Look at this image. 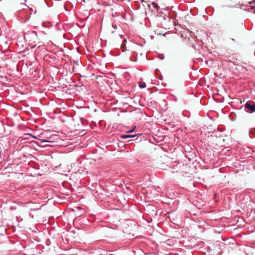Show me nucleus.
I'll return each instance as SVG.
<instances>
[{"instance_id":"nucleus-1","label":"nucleus","mask_w":255,"mask_h":255,"mask_svg":"<svg viewBox=\"0 0 255 255\" xmlns=\"http://www.w3.org/2000/svg\"><path fill=\"white\" fill-rule=\"evenodd\" d=\"M245 110L250 113L255 112V103L253 101H248L245 105Z\"/></svg>"},{"instance_id":"nucleus-2","label":"nucleus","mask_w":255,"mask_h":255,"mask_svg":"<svg viewBox=\"0 0 255 255\" xmlns=\"http://www.w3.org/2000/svg\"><path fill=\"white\" fill-rule=\"evenodd\" d=\"M135 136H136L135 135L124 134V135H121L120 137L122 138L125 139V138H128L134 137Z\"/></svg>"},{"instance_id":"nucleus-3","label":"nucleus","mask_w":255,"mask_h":255,"mask_svg":"<svg viewBox=\"0 0 255 255\" xmlns=\"http://www.w3.org/2000/svg\"><path fill=\"white\" fill-rule=\"evenodd\" d=\"M139 86L140 88H144L146 87V84L145 83H140L139 84Z\"/></svg>"},{"instance_id":"nucleus-4","label":"nucleus","mask_w":255,"mask_h":255,"mask_svg":"<svg viewBox=\"0 0 255 255\" xmlns=\"http://www.w3.org/2000/svg\"><path fill=\"white\" fill-rule=\"evenodd\" d=\"M152 5H153V6L155 8H158V6L157 5V4L155 3V2H152Z\"/></svg>"},{"instance_id":"nucleus-5","label":"nucleus","mask_w":255,"mask_h":255,"mask_svg":"<svg viewBox=\"0 0 255 255\" xmlns=\"http://www.w3.org/2000/svg\"><path fill=\"white\" fill-rule=\"evenodd\" d=\"M32 6H33V5L32 4H30L29 5H28V7L29 8V9L31 11H33V8L32 7Z\"/></svg>"},{"instance_id":"nucleus-6","label":"nucleus","mask_w":255,"mask_h":255,"mask_svg":"<svg viewBox=\"0 0 255 255\" xmlns=\"http://www.w3.org/2000/svg\"><path fill=\"white\" fill-rule=\"evenodd\" d=\"M112 26L113 27V28L114 29H116L117 28V25L116 24H112Z\"/></svg>"},{"instance_id":"nucleus-7","label":"nucleus","mask_w":255,"mask_h":255,"mask_svg":"<svg viewBox=\"0 0 255 255\" xmlns=\"http://www.w3.org/2000/svg\"><path fill=\"white\" fill-rule=\"evenodd\" d=\"M251 10H255V7H254V6H252V7H251Z\"/></svg>"},{"instance_id":"nucleus-8","label":"nucleus","mask_w":255,"mask_h":255,"mask_svg":"<svg viewBox=\"0 0 255 255\" xmlns=\"http://www.w3.org/2000/svg\"><path fill=\"white\" fill-rule=\"evenodd\" d=\"M51 137H49V140H48V142H52V140H51Z\"/></svg>"},{"instance_id":"nucleus-9","label":"nucleus","mask_w":255,"mask_h":255,"mask_svg":"<svg viewBox=\"0 0 255 255\" xmlns=\"http://www.w3.org/2000/svg\"><path fill=\"white\" fill-rule=\"evenodd\" d=\"M134 129H131L128 131V133L132 132L133 131Z\"/></svg>"},{"instance_id":"nucleus-10","label":"nucleus","mask_w":255,"mask_h":255,"mask_svg":"<svg viewBox=\"0 0 255 255\" xmlns=\"http://www.w3.org/2000/svg\"><path fill=\"white\" fill-rule=\"evenodd\" d=\"M50 218H49V222H48L49 225H50Z\"/></svg>"},{"instance_id":"nucleus-11","label":"nucleus","mask_w":255,"mask_h":255,"mask_svg":"<svg viewBox=\"0 0 255 255\" xmlns=\"http://www.w3.org/2000/svg\"><path fill=\"white\" fill-rule=\"evenodd\" d=\"M48 91H49V92L50 91H53V90H52V89L51 90V89H48Z\"/></svg>"},{"instance_id":"nucleus-12","label":"nucleus","mask_w":255,"mask_h":255,"mask_svg":"<svg viewBox=\"0 0 255 255\" xmlns=\"http://www.w3.org/2000/svg\"><path fill=\"white\" fill-rule=\"evenodd\" d=\"M53 145H50V144H48V146H53Z\"/></svg>"},{"instance_id":"nucleus-13","label":"nucleus","mask_w":255,"mask_h":255,"mask_svg":"<svg viewBox=\"0 0 255 255\" xmlns=\"http://www.w3.org/2000/svg\"><path fill=\"white\" fill-rule=\"evenodd\" d=\"M28 19H27V20H24V22H26Z\"/></svg>"}]
</instances>
